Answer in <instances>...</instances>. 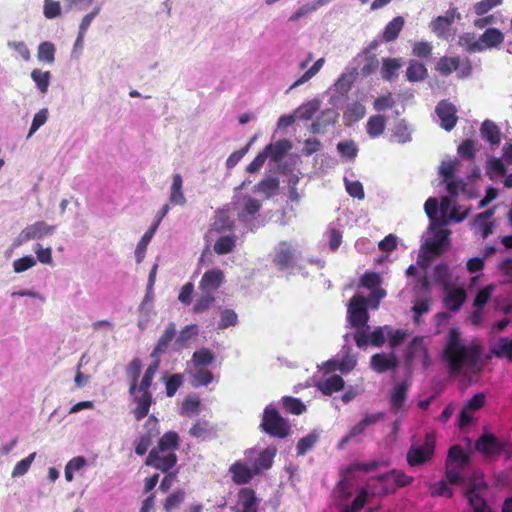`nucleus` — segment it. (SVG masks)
I'll use <instances>...</instances> for the list:
<instances>
[{
	"label": "nucleus",
	"mask_w": 512,
	"mask_h": 512,
	"mask_svg": "<svg viewBox=\"0 0 512 512\" xmlns=\"http://www.w3.org/2000/svg\"><path fill=\"white\" fill-rule=\"evenodd\" d=\"M481 349L477 345L466 346L461 341L457 328L449 330L447 342L442 352V360L452 374L459 373L463 367L473 369L479 362Z\"/></svg>",
	"instance_id": "1"
},
{
	"label": "nucleus",
	"mask_w": 512,
	"mask_h": 512,
	"mask_svg": "<svg viewBox=\"0 0 512 512\" xmlns=\"http://www.w3.org/2000/svg\"><path fill=\"white\" fill-rule=\"evenodd\" d=\"M487 489L488 484L485 481L484 475L482 473H474L464 491V496L472 512H492L491 507L484 498V493Z\"/></svg>",
	"instance_id": "2"
},
{
	"label": "nucleus",
	"mask_w": 512,
	"mask_h": 512,
	"mask_svg": "<svg viewBox=\"0 0 512 512\" xmlns=\"http://www.w3.org/2000/svg\"><path fill=\"white\" fill-rule=\"evenodd\" d=\"M260 428L266 434L276 438H286L290 433V425L275 408L266 407Z\"/></svg>",
	"instance_id": "3"
},
{
	"label": "nucleus",
	"mask_w": 512,
	"mask_h": 512,
	"mask_svg": "<svg viewBox=\"0 0 512 512\" xmlns=\"http://www.w3.org/2000/svg\"><path fill=\"white\" fill-rule=\"evenodd\" d=\"M367 299L359 294L354 295L348 304L347 320L356 331H362L369 321Z\"/></svg>",
	"instance_id": "4"
},
{
	"label": "nucleus",
	"mask_w": 512,
	"mask_h": 512,
	"mask_svg": "<svg viewBox=\"0 0 512 512\" xmlns=\"http://www.w3.org/2000/svg\"><path fill=\"white\" fill-rule=\"evenodd\" d=\"M436 437L433 433L425 436L424 443L420 446H411L406 454L409 466L416 467L429 462L435 453Z\"/></svg>",
	"instance_id": "5"
},
{
	"label": "nucleus",
	"mask_w": 512,
	"mask_h": 512,
	"mask_svg": "<svg viewBox=\"0 0 512 512\" xmlns=\"http://www.w3.org/2000/svg\"><path fill=\"white\" fill-rule=\"evenodd\" d=\"M462 65V69L460 71L461 78H468L472 74V64L468 58H465L461 63V59L458 56L448 57L443 56L440 57L436 63L435 70L439 72L442 76H449L452 72L458 70Z\"/></svg>",
	"instance_id": "6"
},
{
	"label": "nucleus",
	"mask_w": 512,
	"mask_h": 512,
	"mask_svg": "<svg viewBox=\"0 0 512 512\" xmlns=\"http://www.w3.org/2000/svg\"><path fill=\"white\" fill-rule=\"evenodd\" d=\"M377 481L383 485L382 494L394 493L397 488L410 485L414 478L401 470L393 469L388 473L377 477Z\"/></svg>",
	"instance_id": "7"
},
{
	"label": "nucleus",
	"mask_w": 512,
	"mask_h": 512,
	"mask_svg": "<svg viewBox=\"0 0 512 512\" xmlns=\"http://www.w3.org/2000/svg\"><path fill=\"white\" fill-rule=\"evenodd\" d=\"M503 440L497 438L494 434L491 433H483L476 441H475V450L481 453L484 458L492 459L499 456L502 453Z\"/></svg>",
	"instance_id": "8"
},
{
	"label": "nucleus",
	"mask_w": 512,
	"mask_h": 512,
	"mask_svg": "<svg viewBox=\"0 0 512 512\" xmlns=\"http://www.w3.org/2000/svg\"><path fill=\"white\" fill-rule=\"evenodd\" d=\"M178 461V457L174 452L151 451L145 459V465L152 467L162 473H167L173 469Z\"/></svg>",
	"instance_id": "9"
},
{
	"label": "nucleus",
	"mask_w": 512,
	"mask_h": 512,
	"mask_svg": "<svg viewBox=\"0 0 512 512\" xmlns=\"http://www.w3.org/2000/svg\"><path fill=\"white\" fill-rule=\"evenodd\" d=\"M56 230L55 225H49L45 221H37L26 226L18 235L16 242L22 244L30 240L42 239L52 235Z\"/></svg>",
	"instance_id": "10"
},
{
	"label": "nucleus",
	"mask_w": 512,
	"mask_h": 512,
	"mask_svg": "<svg viewBox=\"0 0 512 512\" xmlns=\"http://www.w3.org/2000/svg\"><path fill=\"white\" fill-rule=\"evenodd\" d=\"M436 114L441 120V127L446 131H451L457 124L456 107L447 100L440 101L435 109Z\"/></svg>",
	"instance_id": "11"
},
{
	"label": "nucleus",
	"mask_w": 512,
	"mask_h": 512,
	"mask_svg": "<svg viewBox=\"0 0 512 512\" xmlns=\"http://www.w3.org/2000/svg\"><path fill=\"white\" fill-rule=\"evenodd\" d=\"M410 383L403 381L393 387L390 393V410L393 414H399L406 411L405 402L408 397Z\"/></svg>",
	"instance_id": "12"
},
{
	"label": "nucleus",
	"mask_w": 512,
	"mask_h": 512,
	"mask_svg": "<svg viewBox=\"0 0 512 512\" xmlns=\"http://www.w3.org/2000/svg\"><path fill=\"white\" fill-rule=\"evenodd\" d=\"M145 426L148 428L147 432L139 437L135 446V453L139 456L144 455L152 444L153 438L158 435V420L153 415L149 416Z\"/></svg>",
	"instance_id": "13"
},
{
	"label": "nucleus",
	"mask_w": 512,
	"mask_h": 512,
	"mask_svg": "<svg viewBox=\"0 0 512 512\" xmlns=\"http://www.w3.org/2000/svg\"><path fill=\"white\" fill-rule=\"evenodd\" d=\"M224 281L225 275L222 270L218 268L209 269L203 274L199 282V289L203 293L211 294L212 292L219 289Z\"/></svg>",
	"instance_id": "14"
},
{
	"label": "nucleus",
	"mask_w": 512,
	"mask_h": 512,
	"mask_svg": "<svg viewBox=\"0 0 512 512\" xmlns=\"http://www.w3.org/2000/svg\"><path fill=\"white\" fill-rule=\"evenodd\" d=\"M294 250L286 241H281L275 248V254L273 256V263L281 271L294 265Z\"/></svg>",
	"instance_id": "15"
},
{
	"label": "nucleus",
	"mask_w": 512,
	"mask_h": 512,
	"mask_svg": "<svg viewBox=\"0 0 512 512\" xmlns=\"http://www.w3.org/2000/svg\"><path fill=\"white\" fill-rule=\"evenodd\" d=\"M133 396V401L136 407L133 409V415L137 421L145 418L150 411L153 403V397L150 390H136Z\"/></svg>",
	"instance_id": "16"
},
{
	"label": "nucleus",
	"mask_w": 512,
	"mask_h": 512,
	"mask_svg": "<svg viewBox=\"0 0 512 512\" xmlns=\"http://www.w3.org/2000/svg\"><path fill=\"white\" fill-rule=\"evenodd\" d=\"M176 333V324L174 322H170L154 346L150 354L151 358L161 357V355L167 351L172 341L176 339Z\"/></svg>",
	"instance_id": "17"
},
{
	"label": "nucleus",
	"mask_w": 512,
	"mask_h": 512,
	"mask_svg": "<svg viewBox=\"0 0 512 512\" xmlns=\"http://www.w3.org/2000/svg\"><path fill=\"white\" fill-rule=\"evenodd\" d=\"M354 340L358 348H365L369 344L381 347L385 343V336L381 328L375 329L371 334H367L363 329L355 332Z\"/></svg>",
	"instance_id": "18"
},
{
	"label": "nucleus",
	"mask_w": 512,
	"mask_h": 512,
	"mask_svg": "<svg viewBox=\"0 0 512 512\" xmlns=\"http://www.w3.org/2000/svg\"><path fill=\"white\" fill-rule=\"evenodd\" d=\"M371 368L377 373L394 370L398 366V360L394 354L377 353L371 357Z\"/></svg>",
	"instance_id": "19"
},
{
	"label": "nucleus",
	"mask_w": 512,
	"mask_h": 512,
	"mask_svg": "<svg viewBox=\"0 0 512 512\" xmlns=\"http://www.w3.org/2000/svg\"><path fill=\"white\" fill-rule=\"evenodd\" d=\"M229 472L232 481L237 485H244L249 483L252 478L257 475L253 467L249 468L247 465L237 461L229 467Z\"/></svg>",
	"instance_id": "20"
},
{
	"label": "nucleus",
	"mask_w": 512,
	"mask_h": 512,
	"mask_svg": "<svg viewBox=\"0 0 512 512\" xmlns=\"http://www.w3.org/2000/svg\"><path fill=\"white\" fill-rule=\"evenodd\" d=\"M180 446V437L175 431L165 432L151 451L176 452Z\"/></svg>",
	"instance_id": "21"
},
{
	"label": "nucleus",
	"mask_w": 512,
	"mask_h": 512,
	"mask_svg": "<svg viewBox=\"0 0 512 512\" xmlns=\"http://www.w3.org/2000/svg\"><path fill=\"white\" fill-rule=\"evenodd\" d=\"M180 446V437L175 431L165 432L151 451L176 452Z\"/></svg>",
	"instance_id": "22"
},
{
	"label": "nucleus",
	"mask_w": 512,
	"mask_h": 512,
	"mask_svg": "<svg viewBox=\"0 0 512 512\" xmlns=\"http://www.w3.org/2000/svg\"><path fill=\"white\" fill-rule=\"evenodd\" d=\"M445 464L455 465L461 469H466L470 464V457L460 445H453L448 450Z\"/></svg>",
	"instance_id": "23"
},
{
	"label": "nucleus",
	"mask_w": 512,
	"mask_h": 512,
	"mask_svg": "<svg viewBox=\"0 0 512 512\" xmlns=\"http://www.w3.org/2000/svg\"><path fill=\"white\" fill-rule=\"evenodd\" d=\"M262 203L251 196H245L243 198V205L238 211V219L240 221H247L255 217V215L261 210Z\"/></svg>",
	"instance_id": "24"
},
{
	"label": "nucleus",
	"mask_w": 512,
	"mask_h": 512,
	"mask_svg": "<svg viewBox=\"0 0 512 512\" xmlns=\"http://www.w3.org/2000/svg\"><path fill=\"white\" fill-rule=\"evenodd\" d=\"M277 454L276 447H268L261 451L258 457L253 461L252 467L256 474H260L263 470H268L273 464L274 457Z\"/></svg>",
	"instance_id": "25"
},
{
	"label": "nucleus",
	"mask_w": 512,
	"mask_h": 512,
	"mask_svg": "<svg viewBox=\"0 0 512 512\" xmlns=\"http://www.w3.org/2000/svg\"><path fill=\"white\" fill-rule=\"evenodd\" d=\"M199 333L196 324L186 325L181 329L174 342V350L181 351L189 346L190 341L195 338Z\"/></svg>",
	"instance_id": "26"
},
{
	"label": "nucleus",
	"mask_w": 512,
	"mask_h": 512,
	"mask_svg": "<svg viewBox=\"0 0 512 512\" xmlns=\"http://www.w3.org/2000/svg\"><path fill=\"white\" fill-rule=\"evenodd\" d=\"M504 34L497 28H488L479 37L482 43V51L492 49L501 45L504 41Z\"/></svg>",
	"instance_id": "27"
},
{
	"label": "nucleus",
	"mask_w": 512,
	"mask_h": 512,
	"mask_svg": "<svg viewBox=\"0 0 512 512\" xmlns=\"http://www.w3.org/2000/svg\"><path fill=\"white\" fill-rule=\"evenodd\" d=\"M465 300L466 291L463 288L458 287L448 290L444 298V304L449 310L456 312L461 308Z\"/></svg>",
	"instance_id": "28"
},
{
	"label": "nucleus",
	"mask_w": 512,
	"mask_h": 512,
	"mask_svg": "<svg viewBox=\"0 0 512 512\" xmlns=\"http://www.w3.org/2000/svg\"><path fill=\"white\" fill-rule=\"evenodd\" d=\"M183 179L179 173H176L172 177V184L170 187L169 200L173 205L183 206L186 204V197L182 190Z\"/></svg>",
	"instance_id": "29"
},
{
	"label": "nucleus",
	"mask_w": 512,
	"mask_h": 512,
	"mask_svg": "<svg viewBox=\"0 0 512 512\" xmlns=\"http://www.w3.org/2000/svg\"><path fill=\"white\" fill-rule=\"evenodd\" d=\"M291 149V143L289 140L283 139L279 140L276 143L268 144L264 151L267 152V156L271 158L272 161L277 162L285 157L287 152Z\"/></svg>",
	"instance_id": "30"
},
{
	"label": "nucleus",
	"mask_w": 512,
	"mask_h": 512,
	"mask_svg": "<svg viewBox=\"0 0 512 512\" xmlns=\"http://www.w3.org/2000/svg\"><path fill=\"white\" fill-rule=\"evenodd\" d=\"M318 389L326 396H330L335 392L341 391L344 387V380L339 375H332L317 385Z\"/></svg>",
	"instance_id": "31"
},
{
	"label": "nucleus",
	"mask_w": 512,
	"mask_h": 512,
	"mask_svg": "<svg viewBox=\"0 0 512 512\" xmlns=\"http://www.w3.org/2000/svg\"><path fill=\"white\" fill-rule=\"evenodd\" d=\"M215 433L212 423L204 419H198L189 429V435L193 438H208Z\"/></svg>",
	"instance_id": "32"
},
{
	"label": "nucleus",
	"mask_w": 512,
	"mask_h": 512,
	"mask_svg": "<svg viewBox=\"0 0 512 512\" xmlns=\"http://www.w3.org/2000/svg\"><path fill=\"white\" fill-rule=\"evenodd\" d=\"M239 501L242 507L241 512H258L257 498L255 491L251 488H242L239 493Z\"/></svg>",
	"instance_id": "33"
},
{
	"label": "nucleus",
	"mask_w": 512,
	"mask_h": 512,
	"mask_svg": "<svg viewBox=\"0 0 512 512\" xmlns=\"http://www.w3.org/2000/svg\"><path fill=\"white\" fill-rule=\"evenodd\" d=\"M401 66V59L384 58L381 67L382 78L386 81H392L398 76V70Z\"/></svg>",
	"instance_id": "34"
},
{
	"label": "nucleus",
	"mask_w": 512,
	"mask_h": 512,
	"mask_svg": "<svg viewBox=\"0 0 512 512\" xmlns=\"http://www.w3.org/2000/svg\"><path fill=\"white\" fill-rule=\"evenodd\" d=\"M481 135L491 145H498L501 141L500 130L491 120H485L480 128Z\"/></svg>",
	"instance_id": "35"
},
{
	"label": "nucleus",
	"mask_w": 512,
	"mask_h": 512,
	"mask_svg": "<svg viewBox=\"0 0 512 512\" xmlns=\"http://www.w3.org/2000/svg\"><path fill=\"white\" fill-rule=\"evenodd\" d=\"M404 26V19L401 16L393 18L384 28L383 40L392 42L396 40Z\"/></svg>",
	"instance_id": "36"
},
{
	"label": "nucleus",
	"mask_w": 512,
	"mask_h": 512,
	"mask_svg": "<svg viewBox=\"0 0 512 512\" xmlns=\"http://www.w3.org/2000/svg\"><path fill=\"white\" fill-rule=\"evenodd\" d=\"M142 364L139 358H134L126 367V373L130 378L129 394L134 395L137 390V382L141 374Z\"/></svg>",
	"instance_id": "37"
},
{
	"label": "nucleus",
	"mask_w": 512,
	"mask_h": 512,
	"mask_svg": "<svg viewBox=\"0 0 512 512\" xmlns=\"http://www.w3.org/2000/svg\"><path fill=\"white\" fill-rule=\"evenodd\" d=\"M448 235L449 232L447 230H438L431 240L426 241V249L434 255H440L442 247L448 240Z\"/></svg>",
	"instance_id": "38"
},
{
	"label": "nucleus",
	"mask_w": 512,
	"mask_h": 512,
	"mask_svg": "<svg viewBox=\"0 0 512 512\" xmlns=\"http://www.w3.org/2000/svg\"><path fill=\"white\" fill-rule=\"evenodd\" d=\"M458 45L469 53L482 52V43L474 33L466 32L459 36Z\"/></svg>",
	"instance_id": "39"
},
{
	"label": "nucleus",
	"mask_w": 512,
	"mask_h": 512,
	"mask_svg": "<svg viewBox=\"0 0 512 512\" xmlns=\"http://www.w3.org/2000/svg\"><path fill=\"white\" fill-rule=\"evenodd\" d=\"M280 182L276 177H267L257 183L255 190L264 194L267 199L275 195L279 189Z\"/></svg>",
	"instance_id": "40"
},
{
	"label": "nucleus",
	"mask_w": 512,
	"mask_h": 512,
	"mask_svg": "<svg viewBox=\"0 0 512 512\" xmlns=\"http://www.w3.org/2000/svg\"><path fill=\"white\" fill-rule=\"evenodd\" d=\"M215 360L214 353L208 348L196 350L192 355V363L195 368H204L212 364Z\"/></svg>",
	"instance_id": "41"
},
{
	"label": "nucleus",
	"mask_w": 512,
	"mask_h": 512,
	"mask_svg": "<svg viewBox=\"0 0 512 512\" xmlns=\"http://www.w3.org/2000/svg\"><path fill=\"white\" fill-rule=\"evenodd\" d=\"M386 120L382 115L371 116L366 125V130L371 138L379 137L385 130Z\"/></svg>",
	"instance_id": "42"
},
{
	"label": "nucleus",
	"mask_w": 512,
	"mask_h": 512,
	"mask_svg": "<svg viewBox=\"0 0 512 512\" xmlns=\"http://www.w3.org/2000/svg\"><path fill=\"white\" fill-rule=\"evenodd\" d=\"M427 74V69L423 63H420L415 60L409 62V66L406 71V76L410 82L424 80Z\"/></svg>",
	"instance_id": "43"
},
{
	"label": "nucleus",
	"mask_w": 512,
	"mask_h": 512,
	"mask_svg": "<svg viewBox=\"0 0 512 512\" xmlns=\"http://www.w3.org/2000/svg\"><path fill=\"white\" fill-rule=\"evenodd\" d=\"M186 497V493L184 490L177 489L170 493L163 502V509L166 512H173L178 509L180 505L184 502Z\"/></svg>",
	"instance_id": "44"
},
{
	"label": "nucleus",
	"mask_w": 512,
	"mask_h": 512,
	"mask_svg": "<svg viewBox=\"0 0 512 512\" xmlns=\"http://www.w3.org/2000/svg\"><path fill=\"white\" fill-rule=\"evenodd\" d=\"M357 58H363L364 64L360 69V74L363 77H368L373 74L379 66V60L376 54H366L361 52Z\"/></svg>",
	"instance_id": "45"
},
{
	"label": "nucleus",
	"mask_w": 512,
	"mask_h": 512,
	"mask_svg": "<svg viewBox=\"0 0 512 512\" xmlns=\"http://www.w3.org/2000/svg\"><path fill=\"white\" fill-rule=\"evenodd\" d=\"M55 53V45L50 41H44L38 46L37 58L41 62L52 64L55 61Z\"/></svg>",
	"instance_id": "46"
},
{
	"label": "nucleus",
	"mask_w": 512,
	"mask_h": 512,
	"mask_svg": "<svg viewBox=\"0 0 512 512\" xmlns=\"http://www.w3.org/2000/svg\"><path fill=\"white\" fill-rule=\"evenodd\" d=\"M357 75L358 72L356 69H353L348 73H343L335 83L337 92L342 95L347 94L355 82Z\"/></svg>",
	"instance_id": "47"
},
{
	"label": "nucleus",
	"mask_w": 512,
	"mask_h": 512,
	"mask_svg": "<svg viewBox=\"0 0 512 512\" xmlns=\"http://www.w3.org/2000/svg\"><path fill=\"white\" fill-rule=\"evenodd\" d=\"M155 232H156L155 226H150V228L144 233V235L141 237L140 241L138 242L137 247L135 249V257H136V261L138 263L143 261V259L145 257L147 246L150 243V241L152 240Z\"/></svg>",
	"instance_id": "48"
},
{
	"label": "nucleus",
	"mask_w": 512,
	"mask_h": 512,
	"mask_svg": "<svg viewBox=\"0 0 512 512\" xmlns=\"http://www.w3.org/2000/svg\"><path fill=\"white\" fill-rule=\"evenodd\" d=\"M492 353L498 358H507L512 361V339L502 337L492 348Z\"/></svg>",
	"instance_id": "49"
},
{
	"label": "nucleus",
	"mask_w": 512,
	"mask_h": 512,
	"mask_svg": "<svg viewBox=\"0 0 512 512\" xmlns=\"http://www.w3.org/2000/svg\"><path fill=\"white\" fill-rule=\"evenodd\" d=\"M368 501V491L362 488L350 505H344L340 512H360Z\"/></svg>",
	"instance_id": "50"
},
{
	"label": "nucleus",
	"mask_w": 512,
	"mask_h": 512,
	"mask_svg": "<svg viewBox=\"0 0 512 512\" xmlns=\"http://www.w3.org/2000/svg\"><path fill=\"white\" fill-rule=\"evenodd\" d=\"M31 78L35 82L37 88L42 92L46 93L50 84L51 73L49 71H42L40 69H33L31 72Z\"/></svg>",
	"instance_id": "51"
},
{
	"label": "nucleus",
	"mask_w": 512,
	"mask_h": 512,
	"mask_svg": "<svg viewBox=\"0 0 512 512\" xmlns=\"http://www.w3.org/2000/svg\"><path fill=\"white\" fill-rule=\"evenodd\" d=\"M283 408L290 414L300 415L306 411V406L304 403L298 399L291 396H284L282 398Z\"/></svg>",
	"instance_id": "52"
},
{
	"label": "nucleus",
	"mask_w": 512,
	"mask_h": 512,
	"mask_svg": "<svg viewBox=\"0 0 512 512\" xmlns=\"http://www.w3.org/2000/svg\"><path fill=\"white\" fill-rule=\"evenodd\" d=\"M235 248L234 236L225 235L217 239L214 244V251L218 255L228 254Z\"/></svg>",
	"instance_id": "53"
},
{
	"label": "nucleus",
	"mask_w": 512,
	"mask_h": 512,
	"mask_svg": "<svg viewBox=\"0 0 512 512\" xmlns=\"http://www.w3.org/2000/svg\"><path fill=\"white\" fill-rule=\"evenodd\" d=\"M365 114V106L360 102H354L344 112V119L349 122H357L364 118Z\"/></svg>",
	"instance_id": "54"
},
{
	"label": "nucleus",
	"mask_w": 512,
	"mask_h": 512,
	"mask_svg": "<svg viewBox=\"0 0 512 512\" xmlns=\"http://www.w3.org/2000/svg\"><path fill=\"white\" fill-rule=\"evenodd\" d=\"M213 374L211 371L205 368H196V372L193 375L192 385L194 387L208 386L213 381Z\"/></svg>",
	"instance_id": "55"
},
{
	"label": "nucleus",
	"mask_w": 512,
	"mask_h": 512,
	"mask_svg": "<svg viewBox=\"0 0 512 512\" xmlns=\"http://www.w3.org/2000/svg\"><path fill=\"white\" fill-rule=\"evenodd\" d=\"M215 302V297L209 293H203L198 297L193 306V313L201 314L210 309L212 304Z\"/></svg>",
	"instance_id": "56"
},
{
	"label": "nucleus",
	"mask_w": 512,
	"mask_h": 512,
	"mask_svg": "<svg viewBox=\"0 0 512 512\" xmlns=\"http://www.w3.org/2000/svg\"><path fill=\"white\" fill-rule=\"evenodd\" d=\"M238 323V316L236 312L232 309H224L220 313V321L218 323V328L223 330L227 329L230 326H235Z\"/></svg>",
	"instance_id": "57"
},
{
	"label": "nucleus",
	"mask_w": 512,
	"mask_h": 512,
	"mask_svg": "<svg viewBox=\"0 0 512 512\" xmlns=\"http://www.w3.org/2000/svg\"><path fill=\"white\" fill-rule=\"evenodd\" d=\"M507 170L500 158L492 157L487 161L486 173L490 178L493 177V174L504 176Z\"/></svg>",
	"instance_id": "58"
},
{
	"label": "nucleus",
	"mask_w": 512,
	"mask_h": 512,
	"mask_svg": "<svg viewBox=\"0 0 512 512\" xmlns=\"http://www.w3.org/2000/svg\"><path fill=\"white\" fill-rule=\"evenodd\" d=\"M255 136L241 149L233 152L226 160V167L228 169L234 168L238 162L246 155V153L249 151L251 145L253 144L255 140Z\"/></svg>",
	"instance_id": "59"
},
{
	"label": "nucleus",
	"mask_w": 512,
	"mask_h": 512,
	"mask_svg": "<svg viewBox=\"0 0 512 512\" xmlns=\"http://www.w3.org/2000/svg\"><path fill=\"white\" fill-rule=\"evenodd\" d=\"M318 109L319 103L317 101H310L298 107L296 113L300 119L310 120Z\"/></svg>",
	"instance_id": "60"
},
{
	"label": "nucleus",
	"mask_w": 512,
	"mask_h": 512,
	"mask_svg": "<svg viewBox=\"0 0 512 512\" xmlns=\"http://www.w3.org/2000/svg\"><path fill=\"white\" fill-rule=\"evenodd\" d=\"M183 384V375L180 373L173 374L165 381L166 395L173 397L177 390Z\"/></svg>",
	"instance_id": "61"
},
{
	"label": "nucleus",
	"mask_w": 512,
	"mask_h": 512,
	"mask_svg": "<svg viewBox=\"0 0 512 512\" xmlns=\"http://www.w3.org/2000/svg\"><path fill=\"white\" fill-rule=\"evenodd\" d=\"M494 291L493 285H487L481 288L474 299L473 305L475 308H484L486 303L490 300L491 295Z\"/></svg>",
	"instance_id": "62"
},
{
	"label": "nucleus",
	"mask_w": 512,
	"mask_h": 512,
	"mask_svg": "<svg viewBox=\"0 0 512 512\" xmlns=\"http://www.w3.org/2000/svg\"><path fill=\"white\" fill-rule=\"evenodd\" d=\"M458 162L456 160L443 161L439 167V174L442 176V181H448L454 178L457 171Z\"/></svg>",
	"instance_id": "63"
},
{
	"label": "nucleus",
	"mask_w": 512,
	"mask_h": 512,
	"mask_svg": "<svg viewBox=\"0 0 512 512\" xmlns=\"http://www.w3.org/2000/svg\"><path fill=\"white\" fill-rule=\"evenodd\" d=\"M463 469L455 466L445 464V476L447 481L452 485H460L463 482V476L461 475V471Z\"/></svg>",
	"instance_id": "64"
}]
</instances>
